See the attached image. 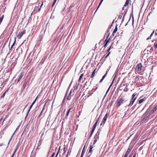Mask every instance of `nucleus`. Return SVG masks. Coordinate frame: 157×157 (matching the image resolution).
Masks as SVG:
<instances>
[{
	"label": "nucleus",
	"mask_w": 157,
	"mask_h": 157,
	"mask_svg": "<svg viewBox=\"0 0 157 157\" xmlns=\"http://www.w3.org/2000/svg\"><path fill=\"white\" fill-rule=\"evenodd\" d=\"M138 67V70L139 71H140L141 70L142 65L141 63H139L137 66Z\"/></svg>",
	"instance_id": "39448f33"
},
{
	"label": "nucleus",
	"mask_w": 157,
	"mask_h": 157,
	"mask_svg": "<svg viewBox=\"0 0 157 157\" xmlns=\"http://www.w3.org/2000/svg\"><path fill=\"white\" fill-rule=\"evenodd\" d=\"M4 12V10H3V12Z\"/></svg>",
	"instance_id": "774afa93"
},
{
	"label": "nucleus",
	"mask_w": 157,
	"mask_h": 157,
	"mask_svg": "<svg viewBox=\"0 0 157 157\" xmlns=\"http://www.w3.org/2000/svg\"><path fill=\"white\" fill-rule=\"evenodd\" d=\"M78 86H76V88H75V89H74V91L75 90H76V89H77V88H78Z\"/></svg>",
	"instance_id": "79ce46f5"
},
{
	"label": "nucleus",
	"mask_w": 157,
	"mask_h": 157,
	"mask_svg": "<svg viewBox=\"0 0 157 157\" xmlns=\"http://www.w3.org/2000/svg\"><path fill=\"white\" fill-rule=\"evenodd\" d=\"M57 0H54L55 1H56Z\"/></svg>",
	"instance_id": "69168bd1"
},
{
	"label": "nucleus",
	"mask_w": 157,
	"mask_h": 157,
	"mask_svg": "<svg viewBox=\"0 0 157 157\" xmlns=\"http://www.w3.org/2000/svg\"><path fill=\"white\" fill-rule=\"evenodd\" d=\"M97 136V135H96V136L94 138H95V140H94V144L96 143L97 140V138H98V136H97L96 137V136Z\"/></svg>",
	"instance_id": "a878e982"
},
{
	"label": "nucleus",
	"mask_w": 157,
	"mask_h": 157,
	"mask_svg": "<svg viewBox=\"0 0 157 157\" xmlns=\"http://www.w3.org/2000/svg\"><path fill=\"white\" fill-rule=\"evenodd\" d=\"M110 47L108 49V52H109L110 50Z\"/></svg>",
	"instance_id": "864d4df0"
},
{
	"label": "nucleus",
	"mask_w": 157,
	"mask_h": 157,
	"mask_svg": "<svg viewBox=\"0 0 157 157\" xmlns=\"http://www.w3.org/2000/svg\"><path fill=\"white\" fill-rule=\"evenodd\" d=\"M103 0H101V1H100V3H99V5H98V8H97V9L96 10V11H95V12H96V11H97V10H98V8H99V6H100V5H101V3H102V2H103Z\"/></svg>",
	"instance_id": "412c9836"
},
{
	"label": "nucleus",
	"mask_w": 157,
	"mask_h": 157,
	"mask_svg": "<svg viewBox=\"0 0 157 157\" xmlns=\"http://www.w3.org/2000/svg\"><path fill=\"white\" fill-rule=\"evenodd\" d=\"M37 97H36V98L35 99L34 101L32 103V104H33V105L35 103V102L36 101V99H37Z\"/></svg>",
	"instance_id": "c756f323"
},
{
	"label": "nucleus",
	"mask_w": 157,
	"mask_h": 157,
	"mask_svg": "<svg viewBox=\"0 0 157 157\" xmlns=\"http://www.w3.org/2000/svg\"><path fill=\"white\" fill-rule=\"evenodd\" d=\"M136 94L135 93H134L132 95V99H131V100H133V99H134V98H135L134 97L136 95Z\"/></svg>",
	"instance_id": "dca6fc26"
},
{
	"label": "nucleus",
	"mask_w": 157,
	"mask_h": 157,
	"mask_svg": "<svg viewBox=\"0 0 157 157\" xmlns=\"http://www.w3.org/2000/svg\"><path fill=\"white\" fill-rule=\"evenodd\" d=\"M136 97L134 98V99L133 100H131V101H130V103L128 105V106H132V105L134 103L135 100H136Z\"/></svg>",
	"instance_id": "20e7f679"
},
{
	"label": "nucleus",
	"mask_w": 157,
	"mask_h": 157,
	"mask_svg": "<svg viewBox=\"0 0 157 157\" xmlns=\"http://www.w3.org/2000/svg\"><path fill=\"white\" fill-rule=\"evenodd\" d=\"M25 31L24 30L23 31H21V32H19L17 36V38L19 39H20L21 38V37L24 34H25Z\"/></svg>",
	"instance_id": "f257e3e1"
},
{
	"label": "nucleus",
	"mask_w": 157,
	"mask_h": 157,
	"mask_svg": "<svg viewBox=\"0 0 157 157\" xmlns=\"http://www.w3.org/2000/svg\"><path fill=\"white\" fill-rule=\"evenodd\" d=\"M41 8L40 7V8L38 10V12L40 11V10H41Z\"/></svg>",
	"instance_id": "3c124183"
},
{
	"label": "nucleus",
	"mask_w": 157,
	"mask_h": 157,
	"mask_svg": "<svg viewBox=\"0 0 157 157\" xmlns=\"http://www.w3.org/2000/svg\"><path fill=\"white\" fill-rule=\"evenodd\" d=\"M154 30H153L152 32L151 33V34L150 36L148 37L147 39V40H148L149 39H151V36H152V35H153V34L154 33Z\"/></svg>",
	"instance_id": "1a4fd4ad"
},
{
	"label": "nucleus",
	"mask_w": 157,
	"mask_h": 157,
	"mask_svg": "<svg viewBox=\"0 0 157 157\" xmlns=\"http://www.w3.org/2000/svg\"><path fill=\"white\" fill-rule=\"evenodd\" d=\"M108 37V36L107 37L106 39H105V41L104 44H105L104 47L105 48L106 47H107V44L109 42V40H107V38Z\"/></svg>",
	"instance_id": "6e6552de"
},
{
	"label": "nucleus",
	"mask_w": 157,
	"mask_h": 157,
	"mask_svg": "<svg viewBox=\"0 0 157 157\" xmlns=\"http://www.w3.org/2000/svg\"><path fill=\"white\" fill-rule=\"evenodd\" d=\"M99 118H98V120H97V121H98V122L99 120Z\"/></svg>",
	"instance_id": "13d9d810"
},
{
	"label": "nucleus",
	"mask_w": 157,
	"mask_h": 157,
	"mask_svg": "<svg viewBox=\"0 0 157 157\" xmlns=\"http://www.w3.org/2000/svg\"><path fill=\"white\" fill-rule=\"evenodd\" d=\"M95 128H94L93 127V128H92V130L91 131V133L90 135V136L92 135V134L94 132Z\"/></svg>",
	"instance_id": "393cba45"
},
{
	"label": "nucleus",
	"mask_w": 157,
	"mask_h": 157,
	"mask_svg": "<svg viewBox=\"0 0 157 157\" xmlns=\"http://www.w3.org/2000/svg\"><path fill=\"white\" fill-rule=\"evenodd\" d=\"M157 109V105L153 108L152 111V112H153L154 111H155Z\"/></svg>",
	"instance_id": "aec40b11"
},
{
	"label": "nucleus",
	"mask_w": 157,
	"mask_h": 157,
	"mask_svg": "<svg viewBox=\"0 0 157 157\" xmlns=\"http://www.w3.org/2000/svg\"><path fill=\"white\" fill-rule=\"evenodd\" d=\"M71 108H70L68 110V111H67V114H66V117H67V116L68 115H69V112H70V110H71Z\"/></svg>",
	"instance_id": "4be33fe9"
},
{
	"label": "nucleus",
	"mask_w": 157,
	"mask_h": 157,
	"mask_svg": "<svg viewBox=\"0 0 157 157\" xmlns=\"http://www.w3.org/2000/svg\"><path fill=\"white\" fill-rule=\"evenodd\" d=\"M41 2L42 3V4L40 6V7L41 8V7H42V6L43 5V0H42V1H41Z\"/></svg>",
	"instance_id": "2f4dec72"
},
{
	"label": "nucleus",
	"mask_w": 157,
	"mask_h": 157,
	"mask_svg": "<svg viewBox=\"0 0 157 157\" xmlns=\"http://www.w3.org/2000/svg\"><path fill=\"white\" fill-rule=\"evenodd\" d=\"M109 54H110V52L107 55V56L105 57V58L106 57H107L109 55Z\"/></svg>",
	"instance_id": "09e8293b"
},
{
	"label": "nucleus",
	"mask_w": 157,
	"mask_h": 157,
	"mask_svg": "<svg viewBox=\"0 0 157 157\" xmlns=\"http://www.w3.org/2000/svg\"><path fill=\"white\" fill-rule=\"evenodd\" d=\"M63 27V26L62 27H61V29H62Z\"/></svg>",
	"instance_id": "680f3d73"
},
{
	"label": "nucleus",
	"mask_w": 157,
	"mask_h": 157,
	"mask_svg": "<svg viewBox=\"0 0 157 157\" xmlns=\"http://www.w3.org/2000/svg\"><path fill=\"white\" fill-rule=\"evenodd\" d=\"M131 157V156L130 155L129 156V157Z\"/></svg>",
	"instance_id": "052dcab7"
},
{
	"label": "nucleus",
	"mask_w": 157,
	"mask_h": 157,
	"mask_svg": "<svg viewBox=\"0 0 157 157\" xmlns=\"http://www.w3.org/2000/svg\"><path fill=\"white\" fill-rule=\"evenodd\" d=\"M136 157V154H135L133 156V157Z\"/></svg>",
	"instance_id": "6e6d98bb"
},
{
	"label": "nucleus",
	"mask_w": 157,
	"mask_h": 157,
	"mask_svg": "<svg viewBox=\"0 0 157 157\" xmlns=\"http://www.w3.org/2000/svg\"><path fill=\"white\" fill-rule=\"evenodd\" d=\"M46 104V103L44 105V106L42 109V111H44V109L45 108V105Z\"/></svg>",
	"instance_id": "cd10ccee"
},
{
	"label": "nucleus",
	"mask_w": 157,
	"mask_h": 157,
	"mask_svg": "<svg viewBox=\"0 0 157 157\" xmlns=\"http://www.w3.org/2000/svg\"><path fill=\"white\" fill-rule=\"evenodd\" d=\"M98 121H97L94 124V126H93V128H95L96 126H97V124L98 123Z\"/></svg>",
	"instance_id": "bb28decb"
},
{
	"label": "nucleus",
	"mask_w": 157,
	"mask_h": 157,
	"mask_svg": "<svg viewBox=\"0 0 157 157\" xmlns=\"http://www.w3.org/2000/svg\"><path fill=\"white\" fill-rule=\"evenodd\" d=\"M23 74H22V73L20 75V76L18 78V79L17 80V82H19L20 81V80L21 79V78H22V76H23Z\"/></svg>",
	"instance_id": "9d476101"
},
{
	"label": "nucleus",
	"mask_w": 157,
	"mask_h": 157,
	"mask_svg": "<svg viewBox=\"0 0 157 157\" xmlns=\"http://www.w3.org/2000/svg\"><path fill=\"white\" fill-rule=\"evenodd\" d=\"M77 117H78V116H77Z\"/></svg>",
	"instance_id": "e2e57ef3"
},
{
	"label": "nucleus",
	"mask_w": 157,
	"mask_h": 157,
	"mask_svg": "<svg viewBox=\"0 0 157 157\" xmlns=\"http://www.w3.org/2000/svg\"><path fill=\"white\" fill-rule=\"evenodd\" d=\"M124 9V7H123V8H122V10H123Z\"/></svg>",
	"instance_id": "bf43d9fd"
},
{
	"label": "nucleus",
	"mask_w": 157,
	"mask_h": 157,
	"mask_svg": "<svg viewBox=\"0 0 157 157\" xmlns=\"http://www.w3.org/2000/svg\"><path fill=\"white\" fill-rule=\"evenodd\" d=\"M15 154V153H14V152H13L11 157H13V156Z\"/></svg>",
	"instance_id": "58836bf2"
},
{
	"label": "nucleus",
	"mask_w": 157,
	"mask_h": 157,
	"mask_svg": "<svg viewBox=\"0 0 157 157\" xmlns=\"http://www.w3.org/2000/svg\"><path fill=\"white\" fill-rule=\"evenodd\" d=\"M56 2V1H54L52 5V7H53L54 6V5L55 4V3Z\"/></svg>",
	"instance_id": "c9c22d12"
},
{
	"label": "nucleus",
	"mask_w": 157,
	"mask_h": 157,
	"mask_svg": "<svg viewBox=\"0 0 157 157\" xmlns=\"http://www.w3.org/2000/svg\"><path fill=\"white\" fill-rule=\"evenodd\" d=\"M75 97H76V98H77V99H78V95H77H77H76V96H75Z\"/></svg>",
	"instance_id": "a18cd8bd"
},
{
	"label": "nucleus",
	"mask_w": 157,
	"mask_h": 157,
	"mask_svg": "<svg viewBox=\"0 0 157 157\" xmlns=\"http://www.w3.org/2000/svg\"><path fill=\"white\" fill-rule=\"evenodd\" d=\"M115 33H113V34H112V35H113V36H114V34H115Z\"/></svg>",
	"instance_id": "4d7b16f0"
},
{
	"label": "nucleus",
	"mask_w": 157,
	"mask_h": 157,
	"mask_svg": "<svg viewBox=\"0 0 157 157\" xmlns=\"http://www.w3.org/2000/svg\"><path fill=\"white\" fill-rule=\"evenodd\" d=\"M82 155H81V157H82Z\"/></svg>",
	"instance_id": "0e129e2a"
},
{
	"label": "nucleus",
	"mask_w": 157,
	"mask_h": 157,
	"mask_svg": "<svg viewBox=\"0 0 157 157\" xmlns=\"http://www.w3.org/2000/svg\"><path fill=\"white\" fill-rule=\"evenodd\" d=\"M43 112V111H41V112L40 114L39 115L38 117H40V116L42 115Z\"/></svg>",
	"instance_id": "7c9ffc66"
},
{
	"label": "nucleus",
	"mask_w": 157,
	"mask_h": 157,
	"mask_svg": "<svg viewBox=\"0 0 157 157\" xmlns=\"http://www.w3.org/2000/svg\"><path fill=\"white\" fill-rule=\"evenodd\" d=\"M93 148V147L92 146V145H91L90 146V149H89V153L90 152H91L92 151V149Z\"/></svg>",
	"instance_id": "f3484780"
},
{
	"label": "nucleus",
	"mask_w": 157,
	"mask_h": 157,
	"mask_svg": "<svg viewBox=\"0 0 157 157\" xmlns=\"http://www.w3.org/2000/svg\"><path fill=\"white\" fill-rule=\"evenodd\" d=\"M122 17V16L121 15H120L119 16V18H120V19H121Z\"/></svg>",
	"instance_id": "c03bdc74"
},
{
	"label": "nucleus",
	"mask_w": 157,
	"mask_h": 157,
	"mask_svg": "<svg viewBox=\"0 0 157 157\" xmlns=\"http://www.w3.org/2000/svg\"><path fill=\"white\" fill-rule=\"evenodd\" d=\"M8 88L7 89L6 91L4 92V93L2 95V96L1 97V98H3L5 96V95L6 94V92L7 91L8 89Z\"/></svg>",
	"instance_id": "4468645a"
},
{
	"label": "nucleus",
	"mask_w": 157,
	"mask_h": 157,
	"mask_svg": "<svg viewBox=\"0 0 157 157\" xmlns=\"http://www.w3.org/2000/svg\"><path fill=\"white\" fill-rule=\"evenodd\" d=\"M132 148L129 147L124 157H127L131 150Z\"/></svg>",
	"instance_id": "7ed1b4c3"
},
{
	"label": "nucleus",
	"mask_w": 157,
	"mask_h": 157,
	"mask_svg": "<svg viewBox=\"0 0 157 157\" xmlns=\"http://www.w3.org/2000/svg\"><path fill=\"white\" fill-rule=\"evenodd\" d=\"M124 91L125 92L127 91V88H125L124 89Z\"/></svg>",
	"instance_id": "ea45409f"
},
{
	"label": "nucleus",
	"mask_w": 157,
	"mask_h": 157,
	"mask_svg": "<svg viewBox=\"0 0 157 157\" xmlns=\"http://www.w3.org/2000/svg\"><path fill=\"white\" fill-rule=\"evenodd\" d=\"M33 104H31V106H30V108H29V110H28V112H27V115H26V116L25 118H26V117H27V115H28V113H29V111H30V110L31 109V108H32V106H33Z\"/></svg>",
	"instance_id": "ddd939ff"
},
{
	"label": "nucleus",
	"mask_w": 157,
	"mask_h": 157,
	"mask_svg": "<svg viewBox=\"0 0 157 157\" xmlns=\"http://www.w3.org/2000/svg\"><path fill=\"white\" fill-rule=\"evenodd\" d=\"M154 47L155 48H157V43L156 44H155Z\"/></svg>",
	"instance_id": "72a5a7b5"
},
{
	"label": "nucleus",
	"mask_w": 157,
	"mask_h": 157,
	"mask_svg": "<svg viewBox=\"0 0 157 157\" xmlns=\"http://www.w3.org/2000/svg\"><path fill=\"white\" fill-rule=\"evenodd\" d=\"M83 74L82 73V74L81 75H80V76L79 78V80H80V79H81L82 78V77H83Z\"/></svg>",
	"instance_id": "c85d7f7f"
},
{
	"label": "nucleus",
	"mask_w": 157,
	"mask_h": 157,
	"mask_svg": "<svg viewBox=\"0 0 157 157\" xmlns=\"http://www.w3.org/2000/svg\"><path fill=\"white\" fill-rule=\"evenodd\" d=\"M117 26H116L115 27V29H114V30L113 31V33H115L117 32Z\"/></svg>",
	"instance_id": "6ab92c4d"
},
{
	"label": "nucleus",
	"mask_w": 157,
	"mask_h": 157,
	"mask_svg": "<svg viewBox=\"0 0 157 157\" xmlns=\"http://www.w3.org/2000/svg\"><path fill=\"white\" fill-rule=\"evenodd\" d=\"M144 101V99H142L140 100L139 101V104H141Z\"/></svg>",
	"instance_id": "b1692460"
},
{
	"label": "nucleus",
	"mask_w": 157,
	"mask_h": 157,
	"mask_svg": "<svg viewBox=\"0 0 157 157\" xmlns=\"http://www.w3.org/2000/svg\"><path fill=\"white\" fill-rule=\"evenodd\" d=\"M107 72H106V73L105 74V75L102 77V79L100 81V82H101L104 79L105 77L106 76V75L107 74Z\"/></svg>",
	"instance_id": "9b49d317"
},
{
	"label": "nucleus",
	"mask_w": 157,
	"mask_h": 157,
	"mask_svg": "<svg viewBox=\"0 0 157 157\" xmlns=\"http://www.w3.org/2000/svg\"><path fill=\"white\" fill-rule=\"evenodd\" d=\"M59 150L58 151V152H57V153L56 154V156L55 157H57L58 154V153H59Z\"/></svg>",
	"instance_id": "a19ab883"
},
{
	"label": "nucleus",
	"mask_w": 157,
	"mask_h": 157,
	"mask_svg": "<svg viewBox=\"0 0 157 157\" xmlns=\"http://www.w3.org/2000/svg\"><path fill=\"white\" fill-rule=\"evenodd\" d=\"M15 42H16V38H15L14 41L11 47L10 48V50H11V49L13 47V46L15 44Z\"/></svg>",
	"instance_id": "2eb2a0df"
},
{
	"label": "nucleus",
	"mask_w": 157,
	"mask_h": 157,
	"mask_svg": "<svg viewBox=\"0 0 157 157\" xmlns=\"http://www.w3.org/2000/svg\"><path fill=\"white\" fill-rule=\"evenodd\" d=\"M113 81L112 82V83L110 85V86L109 87H110V88L112 86L113 84Z\"/></svg>",
	"instance_id": "37998d69"
},
{
	"label": "nucleus",
	"mask_w": 157,
	"mask_h": 157,
	"mask_svg": "<svg viewBox=\"0 0 157 157\" xmlns=\"http://www.w3.org/2000/svg\"><path fill=\"white\" fill-rule=\"evenodd\" d=\"M110 89V87H109V88H108V90H107V92H106V94H107V93H108V92L109 91V90Z\"/></svg>",
	"instance_id": "4c0bfd02"
},
{
	"label": "nucleus",
	"mask_w": 157,
	"mask_h": 157,
	"mask_svg": "<svg viewBox=\"0 0 157 157\" xmlns=\"http://www.w3.org/2000/svg\"><path fill=\"white\" fill-rule=\"evenodd\" d=\"M2 120V118H1L0 119V121H1Z\"/></svg>",
	"instance_id": "5fc2aeb1"
},
{
	"label": "nucleus",
	"mask_w": 157,
	"mask_h": 157,
	"mask_svg": "<svg viewBox=\"0 0 157 157\" xmlns=\"http://www.w3.org/2000/svg\"><path fill=\"white\" fill-rule=\"evenodd\" d=\"M3 145V144L2 143L0 144V147L2 146Z\"/></svg>",
	"instance_id": "de8ad7c7"
},
{
	"label": "nucleus",
	"mask_w": 157,
	"mask_h": 157,
	"mask_svg": "<svg viewBox=\"0 0 157 157\" xmlns=\"http://www.w3.org/2000/svg\"><path fill=\"white\" fill-rule=\"evenodd\" d=\"M155 35H157V33H155Z\"/></svg>",
	"instance_id": "338daca9"
},
{
	"label": "nucleus",
	"mask_w": 157,
	"mask_h": 157,
	"mask_svg": "<svg viewBox=\"0 0 157 157\" xmlns=\"http://www.w3.org/2000/svg\"><path fill=\"white\" fill-rule=\"evenodd\" d=\"M95 70H96V69H94V71L92 73V75H91V78H93L94 77L95 74Z\"/></svg>",
	"instance_id": "a211bd4d"
},
{
	"label": "nucleus",
	"mask_w": 157,
	"mask_h": 157,
	"mask_svg": "<svg viewBox=\"0 0 157 157\" xmlns=\"http://www.w3.org/2000/svg\"><path fill=\"white\" fill-rule=\"evenodd\" d=\"M17 150L16 149L14 151V153H15Z\"/></svg>",
	"instance_id": "8fccbe9b"
},
{
	"label": "nucleus",
	"mask_w": 157,
	"mask_h": 157,
	"mask_svg": "<svg viewBox=\"0 0 157 157\" xmlns=\"http://www.w3.org/2000/svg\"><path fill=\"white\" fill-rule=\"evenodd\" d=\"M20 126H18L16 128L15 131H14V132L13 133V135H12V136L11 137V138H10V140L8 143V146L9 145V143H10V141H11L12 138L13 137V136L14 135V134L15 133V132H16V131H17V130L18 129V128H19V127Z\"/></svg>",
	"instance_id": "423d86ee"
},
{
	"label": "nucleus",
	"mask_w": 157,
	"mask_h": 157,
	"mask_svg": "<svg viewBox=\"0 0 157 157\" xmlns=\"http://www.w3.org/2000/svg\"><path fill=\"white\" fill-rule=\"evenodd\" d=\"M16 147H16V149L17 150V149H18V147H19V146H18V145H17V146H16Z\"/></svg>",
	"instance_id": "49530a36"
},
{
	"label": "nucleus",
	"mask_w": 157,
	"mask_h": 157,
	"mask_svg": "<svg viewBox=\"0 0 157 157\" xmlns=\"http://www.w3.org/2000/svg\"><path fill=\"white\" fill-rule=\"evenodd\" d=\"M3 17H4V15H3L1 17H0V25H1V23L3 20Z\"/></svg>",
	"instance_id": "5701e85b"
},
{
	"label": "nucleus",
	"mask_w": 157,
	"mask_h": 157,
	"mask_svg": "<svg viewBox=\"0 0 157 157\" xmlns=\"http://www.w3.org/2000/svg\"><path fill=\"white\" fill-rule=\"evenodd\" d=\"M129 0H127V1L125 3V4L124 5V6H127L129 3Z\"/></svg>",
	"instance_id": "f8f14e48"
},
{
	"label": "nucleus",
	"mask_w": 157,
	"mask_h": 157,
	"mask_svg": "<svg viewBox=\"0 0 157 157\" xmlns=\"http://www.w3.org/2000/svg\"><path fill=\"white\" fill-rule=\"evenodd\" d=\"M71 99V97L70 96V95L68 96L67 97V99L68 100H70Z\"/></svg>",
	"instance_id": "473e14b6"
},
{
	"label": "nucleus",
	"mask_w": 157,
	"mask_h": 157,
	"mask_svg": "<svg viewBox=\"0 0 157 157\" xmlns=\"http://www.w3.org/2000/svg\"><path fill=\"white\" fill-rule=\"evenodd\" d=\"M55 152H53V154H52V155H51V157H53L55 156Z\"/></svg>",
	"instance_id": "f704fd0d"
},
{
	"label": "nucleus",
	"mask_w": 157,
	"mask_h": 157,
	"mask_svg": "<svg viewBox=\"0 0 157 157\" xmlns=\"http://www.w3.org/2000/svg\"><path fill=\"white\" fill-rule=\"evenodd\" d=\"M107 118V114H106L104 116L102 121V123H103L104 124L105 123Z\"/></svg>",
	"instance_id": "0eeeda50"
},
{
	"label": "nucleus",
	"mask_w": 157,
	"mask_h": 157,
	"mask_svg": "<svg viewBox=\"0 0 157 157\" xmlns=\"http://www.w3.org/2000/svg\"><path fill=\"white\" fill-rule=\"evenodd\" d=\"M6 117H5V118L3 120V122L5 121V119H6Z\"/></svg>",
	"instance_id": "603ef678"
},
{
	"label": "nucleus",
	"mask_w": 157,
	"mask_h": 157,
	"mask_svg": "<svg viewBox=\"0 0 157 157\" xmlns=\"http://www.w3.org/2000/svg\"><path fill=\"white\" fill-rule=\"evenodd\" d=\"M110 89V87H109V88H108V90H107V92H106V94H107V93H108V92L109 91V90Z\"/></svg>",
	"instance_id": "e433bc0d"
},
{
	"label": "nucleus",
	"mask_w": 157,
	"mask_h": 157,
	"mask_svg": "<svg viewBox=\"0 0 157 157\" xmlns=\"http://www.w3.org/2000/svg\"><path fill=\"white\" fill-rule=\"evenodd\" d=\"M124 98H121L117 102L118 106H119L124 101Z\"/></svg>",
	"instance_id": "f03ea898"
}]
</instances>
